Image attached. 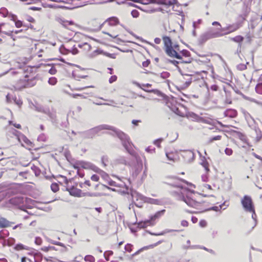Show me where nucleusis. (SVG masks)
<instances>
[{
	"mask_svg": "<svg viewBox=\"0 0 262 262\" xmlns=\"http://www.w3.org/2000/svg\"><path fill=\"white\" fill-rule=\"evenodd\" d=\"M104 129L112 130L114 132L112 135L116 136L121 140L123 146L128 153L136 159L137 163L140 164L141 166H142L140 157L132 148L133 144L130 142L129 137L120 130L108 125L103 124L83 132L82 136L86 138H93L100 131Z\"/></svg>",
	"mask_w": 262,
	"mask_h": 262,
	"instance_id": "1",
	"label": "nucleus"
},
{
	"mask_svg": "<svg viewBox=\"0 0 262 262\" xmlns=\"http://www.w3.org/2000/svg\"><path fill=\"white\" fill-rule=\"evenodd\" d=\"M229 34L227 25L225 27L211 29L201 35L199 42L203 44L209 39L221 37Z\"/></svg>",
	"mask_w": 262,
	"mask_h": 262,
	"instance_id": "2",
	"label": "nucleus"
},
{
	"mask_svg": "<svg viewBox=\"0 0 262 262\" xmlns=\"http://www.w3.org/2000/svg\"><path fill=\"white\" fill-rule=\"evenodd\" d=\"M241 203L245 211L247 212H251L254 208V205L251 198L245 195L241 200Z\"/></svg>",
	"mask_w": 262,
	"mask_h": 262,
	"instance_id": "3",
	"label": "nucleus"
},
{
	"mask_svg": "<svg viewBox=\"0 0 262 262\" xmlns=\"http://www.w3.org/2000/svg\"><path fill=\"white\" fill-rule=\"evenodd\" d=\"M24 203V198L21 196H15L8 200L7 205L9 206H23Z\"/></svg>",
	"mask_w": 262,
	"mask_h": 262,
	"instance_id": "4",
	"label": "nucleus"
},
{
	"mask_svg": "<svg viewBox=\"0 0 262 262\" xmlns=\"http://www.w3.org/2000/svg\"><path fill=\"white\" fill-rule=\"evenodd\" d=\"M182 156L187 163H191L194 159V154L190 150H185L182 151Z\"/></svg>",
	"mask_w": 262,
	"mask_h": 262,
	"instance_id": "5",
	"label": "nucleus"
},
{
	"mask_svg": "<svg viewBox=\"0 0 262 262\" xmlns=\"http://www.w3.org/2000/svg\"><path fill=\"white\" fill-rule=\"evenodd\" d=\"M79 164L81 168L85 169H91L94 172H96L98 168L97 166L90 162L80 161Z\"/></svg>",
	"mask_w": 262,
	"mask_h": 262,
	"instance_id": "6",
	"label": "nucleus"
},
{
	"mask_svg": "<svg viewBox=\"0 0 262 262\" xmlns=\"http://www.w3.org/2000/svg\"><path fill=\"white\" fill-rule=\"evenodd\" d=\"M165 52L167 55L171 57H174L178 59H182V56L173 49L172 47H169L165 49Z\"/></svg>",
	"mask_w": 262,
	"mask_h": 262,
	"instance_id": "7",
	"label": "nucleus"
},
{
	"mask_svg": "<svg viewBox=\"0 0 262 262\" xmlns=\"http://www.w3.org/2000/svg\"><path fill=\"white\" fill-rule=\"evenodd\" d=\"M67 190L69 191L71 195L75 197H82L83 192L80 189L72 186L70 188H67Z\"/></svg>",
	"mask_w": 262,
	"mask_h": 262,
	"instance_id": "8",
	"label": "nucleus"
},
{
	"mask_svg": "<svg viewBox=\"0 0 262 262\" xmlns=\"http://www.w3.org/2000/svg\"><path fill=\"white\" fill-rule=\"evenodd\" d=\"M180 199L190 207L195 208L199 205V202L188 196L185 197L184 195H182L180 196Z\"/></svg>",
	"mask_w": 262,
	"mask_h": 262,
	"instance_id": "9",
	"label": "nucleus"
},
{
	"mask_svg": "<svg viewBox=\"0 0 262 262\" xmlns=\"http://www.w3.org/2000/svg\"><path fill=\"white\" fill-rule=\"evenodd\" d=\"M230 40L238 43L237 52H241L242 45L244 40V37L241 35H237L234 37H230Z\"/></svg>",
	"mask_w": 262,
	"mask_h": 262,
	"instance_id": "10",
	"label": "nucleus"
},
{
	"mask_svg": "<svg viewBox=\"0 0 262 262\" xmlns=\"http://www.w3.org/2000/svg\"><path fill=\"white\" fill-rule=\"evenodd\" d=\"M28 76L26 75L24 79L22 80L25 82V83L24 85V87L29 88L35 85L36 84V78L35 77H33L29 79L28 78Z\"/></svg>",
	"mask_w": 262,
	"mask_h": 262,
	"instance_id": "11",
	"label": "nucleus"
},
{
	"mask_svg": "<svg viewBox=\"0 0 262 262\" xmlns=\"http://www.w3.org/2000/svg\"><path fill=\"white\" fill-rule=\"evenodd\" d=\"M237 114V111L233 109H227L224 112V115L230 118H234Z\"/></svg>",
	"mask_w": 262,
	"mask_h": 262,
	"instance_id": "12",
	"label": "nucleus"
},
{
	"mask_svg": "<svg viewBox=\"0 0 262 262\" xmlns=\"http://www.w3.org/2000/svg\"><path fill=\"white\" fill-rule=\"evenodd\" d=\"M153 225H154V223L152 222H151V221L150 219H149V220H146L144 221L139 222L138 223V227H139L140 228H145L147 226Z\"/></svg>",
	"mask_w": 262,
	"mask_h": 262,
	"instance_id": "13",
	"label": "nucleus"
},
{
	"mask_svg": "<svg viewBox=\"0 0 262 262\" xmlns=\"http://www.w3.org/2000/svg\"><path fill=\"white\" fill-rule=\"evenodd\" d=\"M230 34L237 31L240 27L239 23H234L227 25Z\"/></svg>",
	"mask_w": 262,
	"mask_h": 262,
	"instance_id": "14",
	"label": "nucleus"
},
{
	"mask_svg": "<svg viewBox=\"0 0 262 262\" xmlns=\"http://www.w3.org/2000/svg\"><path fill=\"white\" fill-rule=\"evenodd\" d=\"M165 212V209L161 210L160 211H157L154 215H151L150 216V220H151V222L153 223V222L159 218L160 216H161L163 214H164V212Z\"/></svg>",
	"mask_w": 262,
	"mask_h": 262,
	"instance_id": "15",
	"label": "nucleus"
},
{
	"mask_svg": "<svg viewBox=\"0 0 262 262\" xmlns=\"http://www.w3.org/2000/svg\"><path fill=\"white\" fill-rule=\"evenodd\" d=\"M11 226V222L4 217H0V228H6Z\"/></svg>",
	"mask_w": 262,
	"mask_h": 262,
	"instance_id": "16",
	"label": "nucleus"
},
{
	"mask_svg": "<svg viewBox=\"0 0 262 262\" xmlns=\"http://www.w3.org/2000/svg\"><path fill=\"white\" fill-rule=\"evenodd\" d=\"M95 172L100 174L101 177L104 180H106L107 181L110 179V177H109L108 174L107 173H106L105 171H104L103 170H101V169H100L98 167V168H97V170Z\"/></svg>",
	"mask_w": 262,
	"mask_h": 262,
	"instance_id": "17",
	"label": "nucleus"
},
{
	"mask_svg": "<svg viewBox=\"0 0 262 262\" xmlns=\"http://www.w3.org/2000/svg\"><path fill=\"white\" fill-rule=\"evenodd\" d=\"M35 108V110L38 112L43 113L46 114V113H49V108L48 107H44L41 105H33Z\"/></svg>",
	"mask_w": 262,
	"mask_h": 262,
	"instance_id": "18",
	"label": "nucleus"
},
{
	"mask_svg": "<svg viewBox=\"0 0 262 262\" xmlns=\"http://www.w3.org/2000/svg\"><path fill=\"white\" fill-rule=\"evenodd\" d=\"M105 21H108L110 26H115L119 24V21L116 17H111L107 18Z\"/></svg>",
	"mask_w": 262,
	"mask_h": 262,
	"instance_id": "19",
	"label": "nucleus"
},
{
	"mask_svg": "<svg viewBox=\"0 0 262 262\" xmlns=\"http://www.w3.org/2000/svg\"><path fill=\"white\" fill-rule=\"evenodd\" d=\"M158 4L166 6H172L174 3V0H157Z\"/></svg>",
	"mask_w": 262,
	"mask_h": 262,
	"instance_id": "20",
	"label": "nucleus"
},
{
	"mask_svg": "<svg viewBox=\"0 0 262 262\" xmlns=\"http://www.w3.org/2000/svg\"><path fill=\"white\" fill-rule=\"evenodd\" d=\"M163 40L164 41V46L165 47L166 49H167V48H169V47H172V41L169 37L163 36Z\"/></svg>",
	"mask_w": 262,
	"mask_h": 262,
	"instance_id": "21",
	"label": "nucleus"
},
{
	"mask_svg": "<svg viewBox=\"0 0 262 262\" xmlns=\"http://www.w3.org/2000/svg\"><path fill=\"white\" fill-rule=\"evenodd\" d=\"M172 231H179V230L166 229L164 231H163L161 232L158 233H152L150 231H148V233L152 235L158 236V235H163L166 233H169V232H171Z\"/></svg>",
	"mask_w": 262,
	"mask_h": 262,
	"instance_id": "22",
	"label": "nucleus"
},
{
	"mask_svg": "<svg viewBox=\"0 0 262 262\" xmlns=\"http://www.w3.org/2000/svg\"><path fill=\"white\" fill-rule=\"evenodd\" d=\"M116 162L118 164H123L124 165H127L128 164V163L124 157H120L118 158L116 160Z\"/></svg>",
	"mask_w": 262,
	"mask_h": 262,
	"instance_id": "23",
	"label": "nucleus"
},
{
	"mask_svg": "<svg viewBox=\"0 0 262 262\" xmlns=\"http://www.w3.org/2000/svg\"><path fill=\"white\" fill-rule=\"evenodd\" d=\"M22 140L24 143H25L27 145L33 147V143L29 139H28L26 136H23L21 137Z\"/></svg>",
	"mask_w": 262,
	"mask_h": 262,
	"instance_id": "24",
	"label": "nucleus"
},
{
	"mask_svg": "<svg viewBox=\"0 0 262 262\" xmlns=\"http://www.w3.org/2000/svg\"><path fill=\"white\" fill-rule=\"evenodd\" d=\"M255 131L257 135L256 137V140L257 142L259 141L262 138V134L260 130L258 128H255Z\"/></svg>",
	"mask_w": 262,
	"mask_h": 262,
	"instance_id": "25",
	"label": "nucleus"
},
{
	"mask_svg": "<svg viewBox=\"0 0 262 262\" xmlns=\"http://www.w3.org/2000/svg\"><path fill=\"white\" fill-rule=\"evenodd\" d=\"M14 249L16 250L19 251V250H24V249L27 250L28 247L27 246L23 245L22 244L19 243V244H16L15 246Z\"/></svg>",
	"mask_w": 262,
	"mask_h": 262,
	"instance_id": "26",
	"label": "nucleus"
},
{
	"mask_svg": "<svg viewBox=\"0 0 262 262\" xmlns=\"http://www.w3.org/2000/svg\"><path fill=\"white\" fill-rule=\"evenodd\" d=\"M255 91L257 93L262 95V83H258L255 86Z\"/></svg>",
	"mask_w": 262,
	"mask_h": 262,
	"instance_id": "27",
	"label": "nucleus"
},
{
	"mask_svg": "<svg viewBox=\"0 0 262 262\" xmlns=\"http://www.w3.org/2000/svg\"><path fill=\"white\" fill-rule=\"evenodd\" d=\"M5 25L4 23H1L0 24V33H4L8 36H11L12 35V33L13 32V31H10L8 32L6 31H2V27L3 26Z\"/></svg>",
	"mask_w": 262,
	"mask_h": 262,
	"instance_id": "28",
	"label": "nucleus"
},
{
	"mask_svg": "<svg viewBox=\"0 0 262 262\" xmlns=\"http://www.w3.org/2000/svg\"><path fill=\"white\" fill-rule=\"evenodd\" d=\"M100 196V194L98 193H91V192H83L82 197L83 196Z\"/></svg>",
	"mask_w": 262,
	"mask_h": 262,
	"instance_id": "29",
	"label": "nucleus"
},
{
	"mask_svg": "<svg viewBox=\"0 0 262 262\" xmlns=\"http://www.w3.org/2000/svg\"><path fill=\"white\" fill-rule=\"evenodd\" d=\"M84 260L88 262H95V259L91 255H87L84 257Z\"/></svg>",
	"mask_w": 262,
	"mask_h": 262,
	"instance_id": "30",
	"label": "nucleus"
},
{
	"mask_svg": "<svg viewBox=\"0 0 262 262\" xmlns=\"http://www.w3.org/2000/svg\"><path fill=\"white\" fill-rule=\"evenodd\" d=\"M51 189L54 192H56L59 190V185L56 183H52L51 185Z\"/></svg>",
	"mask_w": 262,
	"mask_h": 262,
	"instance_id": "31",
	"label": "nucleus"
},
{
	"mask_svg": "<svg viewBox=\"0 0 262 262\" xmlns=\"http://www.w3.org/2000/svg\"><path fill=\"white\" fill-rule=\"evenodd\" d=\"M202 165L204 167L205 171L206 172H208L209 171V164L206 160L203 161L201 163Z\"/></svg>",
	"mask_w": 262,
	"mask_h": 262,
	"instance_id": "32",
	"label": "nucleus"
},
{
	"mask_svg": "<svg viewBox=\"0 0 262 262\" xmlns=\"http://www.w3.org/2000/svg\"><path fill=\"white\" fill-rule=\"evenodd\" d=\"M185 75L188 78L186 79L187 80L185 82V85L186 86H188L192 82L191 75L187 74H186Z\"/></svg>",
	"mask_w": 262,
	"mask_h": 262,
	"instance_id": "33",
	"label": "nucleus"
},
{
	"mask_svg": "<svg viewBox=\"0 0 262 262\" xmlns=\"http://www.w3.org/2000/svg\"><path fill=\"white\" fill-rule=\"evenodd\" d=\"M0 14H2L3 17L8 16V11L5 8H2L0 9Z\"/></svg>",
	"mask_w": 262,
	"mask_h": 262,
	"instance_id": "34",
	"label": "nucleus"
},
{
	"mask_svg": "<svg viewBox=\"0 0 262 262\" xmlns=\"http://www.w3.org/2000/svg\"><path fill=\"white\" fill-rule=\"evenodd\" d=\"M113 254L112 251H106L104 253V256L107 261L109 260V256Z\"/></svg>",
	"mask_w": 262,
	"mask_h": 262,
	"instance_id": "35",
	"label": "nucleus"
},
{
	"mask_svg": "<svg viewBox=\"0 0 262 262\" xmlns=\"http://www.w3.org/2000/svg\"><path fill=\"white\" fill-rule=\"evenodd\" d=\"M57 79L55 77H51L48 80V83L50 85H54L56 84L57 83Z\"/></svg>",
	"mask_w": 262,
	"mask_h": 262,
	"instance_id": "36",
	"label": "nucleus"
},
{
	"mask_svg": "<svg viewBox=\"0 0 262 262\" xmlns=\"http://www.w3.org/2000/svg\"><path fill=\"white\" fill-rule=\"evenodd\" d=\"M223 205V204H222V205H220L219 206H213V207H210V208L206 209V211L213 210V211H218L220 210V209H221L222 208Z\"/></svg>",
	"mask_w": 262,
	"mask_h": 262,
	"instance_id": "37",
	"label": "nucleus"
},
{
	"mask_svg": "<svg viewBox=\"0 0 262 262\" xmlns=\"http://www.w3.org/2000/svg\"><path fill=\"white\" fill-rule=\"evenodd\" d=\"M223 89H224V92L226 93V97L225 102L227 104H231L232 100H231L230 98H229V97H227V90L226 89L225 86L224 87Z\"/></svg>",
	"mask_w": 262,
	"mask_h": 262,
	"instance_id": "38",
	"label": "nucleus"
},
{
	"mask_svg": "<svg viewBox=\"0 0 262 262\" xmlns=\"http://www.w3.org/2000/svg\"><path fill=\"white\" fill-rule=\"evenodd\" d=\"M170 76V74L168 72H163L160 74V77L162 79H166L167 78L169 77Z\"/></svg>",
	"mask_w": 262,
	"mask_h": 262,
	"instance_id": "39",
	"label": "nucleus"
},
{
	"mask_svg": "<svg viewBox=\"0 0 262 262\" xmlns=\"http://www.w3.org/2000/svg\"><path fill=\"white\" fill-rule=\"evenodd\" d=\"M42 255L41 253H38L35 255L34 258L35 259V261L40 262L42 259Z\"/></svg>",
	"mask_w": 262,
	"mask_h": 262,
	"instance_id": "40",
	"label": "nucleus"
},
{
	"mask_svg": "<svg viewBox=\"0 0 262 262\" xmlns=\"http://www.w3.org/2000/svg\"><path fill=\"white\" fill-rule=\"evenodd\" d=\"M251 212L252 213V218L253 219L255 222L254 226L252 227V229H253L254 227L256 225V215L255 212L254 208L253 209V211H251Z\"/></svg>",
	"mask_w": 262,
	"mask_h": 262,
	"instance_id": "41",
	"label": "nucleus"
},
{
	"mask_svg": "<svg viewBox=\"0 0 262 262\" xmlns=\"http://www.w3.org/2000/svg\"><path fill=\"white\" fill-rule=\"evenodd\" d=\"M237 69L240 71H243L247 69V66L245 64L241 63L237 65Z\"/></svg>",
	"mask_w": 262,
	"mask_h": 262,
	"instance_id": "42",
	"label": "nucleus"
},
{
	"mask_svg": "<svg viewBox=\"0 0 262 262\" xmlns=\"http://www.w3.org/2000/svg\"><path fill=\"white\" fill-rule=\"evenodd\" d=\"M182 54L183 56L185 57H189L190 56V52L187 50H183L182 51H181Z\"/></svg>",
	"mask_w": 262,
	"mask_h": 262,
	"instance_id": "43",
	"label": "nucleus"
},
{
	"mask_svg": "<svg viewBox=\"0 0 262 262\" xmlns=\"http://www.w3.org/2000/svg\"><path fill=\"white\" fill-rule=\"evenodd\" d=\"M15 25L17 28H20L23 26V23L22 21L17 19L15 21Z\"/></svg>",
	"mask_w": 262,
	"mask_h": 262,
	"instance_id": "44",
	"label": "nucleus"
},
{
	"mask_svg": "<svg viewBox=\"0 0 262 262\" xmlns=\"http://www.w3.org/2000/svg\"><path fill=\"white\" fill-rule=\"evenodd\" d=\"M166 156L168 160L169 161H174V157L172 153H166Z\"/></svg>",
	"mask_w": 262,
	"mask_h": 262,
	"instance_id": "45",
	"label": "nucleus"
},
{
	"mask_svg": "<svg viewBox=\"0 0 262 262\" xmlns=\"http://www.w3.org/2000/svg\"><path fill=\"white\" fill-rule=\"evenodd\" d=\"M56 72L57 70L54 66L51 67L50 70H49V73L51 75H55Z\"/></svg>",
	"mask_w": 262,
	"mask_h": 262,
	"instance_id": "46",
	"label": "nucleus"
},
{
	"mask_svg": "<svg viewBox=\"0 0 262 262\" xmlns=\"http://www.w3.org/2000/svg\"><path fill=\"white\" fill-rule=\"evenodd\" d=\"M102 52V51L99 50V49H97L95 51H94L90 55V56L91 57H93L94 56H95L97 54H99L100 53H101Z\"/></svg>",
	"mask_w": 262,
	"mask_h": 262,
	"instance_id": "47",
	"label": "nucleus"
},
{
	"mask_svg": "<svg viewBox=\"0 0 262 262\" xmlns=\"http://www.w3.org/2000/svg\"><path fill=\"white\" fill-rule=\"evenodd\" d=\"M162 141H163V139L162 138H159V139L155 140L154 143V144H155L158 147H160V143L162 142Z\"/></svg>",
	"mask_w": 262,
	"mask_h": 262,
	"instance_id": "48",
	"label": "nucleus"
},
{
	"mask_svg": "<svg viewBox=\"0 0 262 262\" xmlns=\"http://www.w3.org/2000/svg\"><path fill=\"white\" fill-rule=\"evenodd\" d=\"M50 118L53 121L55 120V114L52 113L50 112V109L49 108V113H46Z\"/></svg>",
	"mask_w": 262,
	"mask_h": 262,
	"instance_id": "49",
	"label": "nucleus"
},
{
	"mask_svg": "<svg viewBox=\"0 0 262 262\" xmlns=\"http://www.w3.org/2000/svg\"><path fill=\"white\" fill-rule=\"evenodd\" d=\"M35 243L37 245H40L42 243V239L40 237H36Z\"/></svg>",
	"mask_w": 262,
	"mask_h": 262,
	"instance_id": "50",
	"label": "nucleus"
},
{
	"mask_svg": "<svg viewBox=\"0 0 262 262\" xmlns=\"http://www.w3.org/2000/svg\"><path fill=\"white\" fill-rule=\"evenodd\" d=\"M225 152L227 155L230 156L232 154L233 150L231 148H226V149H225Z\"/></svg>",
	"mask_w": 262,
	"mask_h": 262,
	"instance_id": "51",
	"label": "nucleus"
},
{
	"mask_svg": "<svg viewBox=\"0 0 262 262\" xmlns=\"http://www.w3.org/2000/svg\"><path fill=\"white\" fill-rule=\"evenodd\" d=\"M13 100L16 104H17L19 106H20L21 105L23 102L20 100L17 99L16 97L14 98Z\"/></svg>",
	"mask_w": 262,
	"mask_h": 262,
	"instance_id": "52",
	"label": "nucleus"
},
{
	"mask_svg": "<svg viewBox=\"0 0 262 262\" xmlns=\"http://www.w3.org/2000/svg\"><path fill=\"white\" fill-rule=\"evenodd\" d=\"M91 179L95 182H98L99 180V177L97 174H93L91 176Z\"/></svg>",
	"mask_w": 262,
	"mask_h": 262,
	"instance_id": "53",
	"label": "nucleus"
},
{
	"mask_svg": "<svg viewBox=\"0 0 262 262\" xmlns=\"http://www.w3.org/2000/svg\"><path fill=\"white\" fill-rule=\"evenodd\" d=\"M80 161H77L75 162V163L73 165V167L75 169H77L78 171L80 167H81L80 165H79Z\"/></svg>",
	"mask_w": 262,
	"mask_h": 262,
	"instance_id": "54",
	"label": "nucleus"
},
{
	"mask_svg": "<svg viewBox=\"0 0 262 262\" xmlns=\"http://www.w3.org/2000/svg\"><path fill=\"white\" fill-rule=\"evenodd\" d=\"M51 243L52 244H54V245H55L60 246L62 247H65V246H64V245L63 243L59 242H56V241H52L51 242Z\"/></svg>",
	"mask_w": 262,
	"mask_h": 262,
	"instance_id": "55",
	"label": "nucleus"
},
{
	"mask_svg": "<svg viewBox=\"0 0 262 262\" xmlns=\"http://www.w3.org/2000/svg\"><path fill=\"white\" fill-rule=\"evenodd\" d=\"M132 245L131 244H127L125 246V249L126 251L129 252H130L132 250Z\"/></svg>",
	"mask_w": 262,
	"mask_h": 262,
	"instance_id": "56",
	"label": "nucleus"
},
{
	"mask_svg": "<svg viewBox=\"0 0 262 262\" xmlns=\"http://www.w3.org/2000/svg\"><path fill=\"white\" fill-rule=\"evenodd\" d=\"M8 16L10 18V19L11 20H13L14 22L17 20V16L14 14H11L8 15Z\"/></svg>",
	"mask_w": 262,
	"mask_h": 262,
	"instance_id": "57",
	"label": "nucleus"
},
{
	"mask_svg": "<svg viewBox=\"0 0 262 262\" xmlns=\"http://www.w3.org/2000/svg\"><path fill=\"white\" fill-rule=\"evenodd\" d=\"M108 184L111 186H117L116 183L111 179H109L108 181Z\"/></svg>",
	"mask_w": 262,
	"mask_h": 262,
	"instance_id": "58",
	"label": "nucleus"
},
{
	"mask_svg": "<svg viewBox=\"0 0 262 262\" xmlns=\"http://www.w3.org/2000/svg\"><path fill=\"white\" fill-rule=\"evenodd\" d=\"M117 78V77L116 75L112 76L109 79V82L110 83H112L113 82L116 81Z\"/></svg>",
	"mask_w": 262,
	"mask_h": 262,
	"instance_id": "59",
	"label": "nucleus"
},
{
	"mask_svg": "<svg viewBox=\"0 0 262 262\" xmlns=\"http://www.w3.org/2000/svg\"><path fill=\"white\" fill-rule=\"evenodd\" d=\"M168 62L173 64L175 66H178V64H179L180 62L175 60H168Z\"/></svg>",
	"mask_w": 262,
	"mask_h": 262,
	"instance_id": "60",
	"label": "nucleus"
},
{
	"mask_svg": "<svg viewBox=\"0 0 262 262\" xmlns=\"http://www.w3.org/2000/svg\"><path fill=\"white\" fill-rule=\"evenodd\" d=\"M71 52L73 55H76L78 53L79 51H78V50L77 49V48L76 47H75V46H74L72 48Z\"/></svg>",
	"mask_w": 262,
	"mask_h": 262,
	"instance_id": "61",
	"label": "nucleus"
},
{
	"mask_svg": "<svg viewBox=\"0 0 262 262\" xmlns=\"http://www.w3.org/2000/svg\"><path fill=\"white\" fill-rule=\"evenodd\" d=\"M150 63V61L149 59H147L142 62V66L143 67H147Z\"/></svg>",
	"mask_w": 262,
	"mask_h": 262,
	"instance_id": "62",
	"label": "nucleus"
},
{
	"mask_svg": "<svg viewBox=\"0 0 262 262\" xmlns=\"http://www.w3.org/2000/svg\"><path fill=\"white\" fill-rule=\"evenodd\" d=\"M221 139V136H214L213 137H212L211 139H210V142H212L213 141H215V140H219Z\"/></svg>",
	"mask_w": 262,
	"mask_h": 262,
	"instance_id": "63",
	"label": "nucleus"
},
{
	"mask_svg": "<svg viewBox=\"0 0 262 262\" xmlns=\"http://www.w3.org/2000/svg\"><path fill=\"white\" fill-rule=\"evenodd\" d=\"M132 15L134 17H137L139 15V12L137 10H133L132 11Z\"/></svg>",
	"mask_w": 262,
	"mask_h": 262,
	"instance_id": "64",
	"label": "nucleus"
}]
</instances>
